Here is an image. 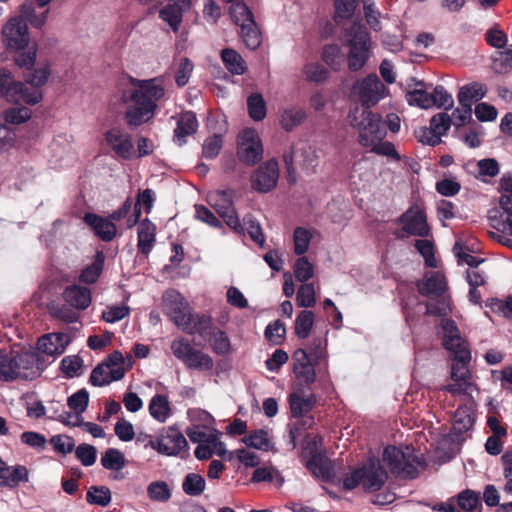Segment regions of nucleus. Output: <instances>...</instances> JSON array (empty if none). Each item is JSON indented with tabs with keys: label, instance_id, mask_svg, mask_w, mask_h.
<instances>
[{
	"label": "nucleus",
	"instance_id": "4be33fe9",
	"mask_svg": "<svg viewBox=\"0 0 512 512\" xmlns=\"http://www.w3.org/2000/svg\"><path fill=\"white\" fill-rule=\"evenodd\" d=\"M453 359L451 364V379L453 381H461L466 386L473 387L471 381L472 374L469 370V363L471 361L470 349L456 350L453 352Z\"/></svg>",
	"mask_w": 512,
	"mask_h": 512
},
{
	"label": "nucleus",
	"instance_id": "37998d69",
	"mask_svg": "<svg viewBox=\"0 0 512 512\" xmlns=\"http://www.w3.org/2000/svg\"><path fill=\"white\" fill-rule=\"evenodd\" d=\"M314 325V313L310 310H302L295 319L294 330L295 335L299 339L309 337Z\"/></svg>",
	"mask_w": 512,
	"mask_h": 512
},
{
	"label": "nucleus",
	"instance_id": "72a5a7b5",
	"mask_svg": "<svg viewBox=\"0 0 512 512\" xmlns=\"http://www.w3.org/2000/svg\"><path fill=\"white\" fill-rule=\"evenodd\" d=\"M455 501L460 512H481L482 502L480 493L471 489H465L457 494Z\"/></svg>",
	"mask_w": 512,
	"mask_h": 512
},
{
	"label": "nucleus",
	"instance_id": "e2e57ef3",
	"mask_svg": "<svg viewBox=\"0 0 512 512\" xmlns=\"http://www.w3.org/2000/svg\"><path fill=\"white\" fill-rule=\"evenodd\" d=\"M12 107L5 111L4 120L10 124H21L30 119L32 113L28 107L22 106Z\"/></svg>",
	"mask_w": 512,
	"mask_h": 512
},
{
	"label": "nucleus",
	"instance_id": "f03ea898",
	"mask_svg": "<svg viewBox=\"0 0 512 512\" xmlns=\"http://www.w3.org/2000/svg\"><path fill=\"white\" fill-rule=\"evenodd\" d=\"M162 311L177 328L188 335L203 334L211 324V315L194 313L188 301L174 289L164 292Z\"/></svg>",
	"mask_w": 512,
	"mask_h": 512
},
{
	"label": "nucleus",
	"instance_id": "5fc2aeb1",
	"mask_svg": "<svg viewBox=\"0 0 512 512\" xmlns=\"http://www.w3.org/2000/svg\"><path fill=\"white\" fill-rule=\"evenodd\" d=\"M306 79L317 84L325 82L329 77V71L319 63H308L303 68Z\"/></svg>",
	"mask_w": 512,
	"mask_h": 512
},
{
	"label": "nucleus",
	"instance_id": "9d476101",
	"mask_svg": "<svg viewBox=\"0 0 512 512\" xmlns=\"http://www.w3.org/2000/svg\"><path fill=\"white\" fill-rule=\"evenodd\" d=\"M264 148L254 128L243 129L237 137V157L247 166L258 164L263 158Z\"/></svg>",
	"mask_w": 512,
	"mask_h": 512
},
{
	"label": "nucleus",
	"instance_id": "b1692460",
	"mask_svg": "<svg viewBox=\"0 0 512 512\" xmlns=\"http://www.w3.org/2000/svg\"><path fill=\"white\" fill-rule=\"evenodd\" d=\"M94 234L105 242H110L116 235L117 228L110 218H104L95 213L88 212L83 218Z\"/></svg>",
	"mask_w": 512,
	"mask_h": 512
},
{
	"label": "nucleus",
	"instance_id": "412c9836",
	"mask_svg": "<svg viewBox=\"0 0 512 512\" xmlns=\"http://www.w3.org/2000/svg\"><path fill=\"white\" fill-rule=\"evenodd\" d=\"M210 327L203 334L197 333L201 338L209 342L211 350L216 355L226 356L232 352V345L227 333L214 325L211 317Z\"/></svg>",
	"mask_w": 512,
	"mask_h": 512
},
{
	"label": "nucleus",
	"instance_id": "1a4fd4ad",
	"mask_svg": "<svg viewBox=\"0 0 512 512\" xmlns=\"http://www.w3.org/2000/svg\"><path fill=\"white\" fill-rule=\"evenodd\" d=\"M32 375V354L0 353V379L10 381L28 379Z\"/></svg>",
	"mask_w": 512,
	"mask_h": 512
},
{
	"label": "nucleus",
	"instance_id": "c9c22d12",
	"mask_svg": "<svg viewBox=\"0 0 512 512\" xmlns=\"http://www.w3.org/2000/svg\"><path fill=\"white\" fill-rule=\"evenodd\" d=\"M346 45L348 47H370L371 38L365 25L353 22L346 31Z\"/></svg>",
	"mask_w": 512,
	"mask_h": 512
},
{
	"label": "nucleus",
	"instance_id": "39448f33",
	"mask_svg": "<svg viewBox=\"0 0 512 512\" xmlns=\"http://www.w3.org/2000/svg\"><path fill=\"white\" fill-rule=\"evenodd\" d=\"M348 117L351 126L359 130L358 141L361 146L369 147L375 141H381L386 136L382 118L379 114L363 109L360 114L355 111L350 113Z\"/></svg>",
	"mask_w": 512,
	"mask_h": 512
},
{
	"label": "nucleus",
	"instance_id": "774afa93",
	"mask_svg": "<svg viewBox=\"0 0 512 512\" xmlns=\"http://www.w3.org/2000/svg\"><path fill=\"white\" fill-rule=\"evenodd\" d=\"M497 73H507L512 70V45L505 51H500L493 60Z\"/></svg>",
	"mask_w": 512,
	"mask_h": 512
},
{
	"label": "nucleus",
	"instance_id": "2eb2a0df",
	"mask_svg": "<svg viewBox=\"0 0 512 512\" xmlns=\"http://www.w3.org/2000/svg\"><path fill=\"white\" fill-rule=\"evenodd\" d=\"M292 371L296 379L307 386H310L316 381V366L320 362L314 361L311 356L308 355V351L304 348H297L292 353Z\"/></svg>",
	"mask_w": 512,
	"mask_h": 512
},
{
	"label": "nucleus",
	"instance_id": "a19ab883",
	"mask_svg": "<svg viewBox=\"0 0 512 512\" xmlns=\"http://www.w3.org/2000/svg\"><path fill=\"white\" fill-rule=\"evenodd\" d=\"M474 424V417L467 407H459L454 413L452 433L455 436H461L467 432Z\"/></svg>",
	"mask_w": 512,
	"mask_h": 512
},
{
	"label": "nucleus",
	"instance_id": "aec40b11",
	"mask_svg": "<svg viewBox=\"0 0 512 512\" xmlns=\"http://www.w3.org/2000/svg\"><path fill=\"white\" fill-rule=\"evenodd\" d=\"M499 206L502 212L498 209L489 212V219L493 222L492 227L499 231H508L512 236V194H502L499 198Z\"/></svg>",
	"mask_w": 512,
	"mask_h": 512
},
{
	"label": "nucleus",
	"instance_id": "cd10ccee",
	"mask_svg": "<svg viewBox=\"0 0 512 512\" xmlns=\"http://www.w3.org/2000/svg\"><path fill=\"white\" fill-rule=\"evenodd\" d=\"M288 403L291 417L300 418L309 413L315 407L317 398L313 393L304 396L303 390L299 389L298 391H294L289 394Z\"/></svg>",
	"mask_w": 512,
	"mask_h": 512
},
{
	"label": "nucleus",
	"instance_id": "a878e982",
	"mask_svg": "<svg viewBox=\"0 0 512 512\" xmlns=\"http://www.w3.org/2000/svg\"><path fill=\"white\" fill-rule=\"evenodd\" d=\"M62 297L66 304L76 310L87 309L92 301L91 290L77 284L67 286Z\"/></svg>",
	"mask_w": 512,
	"mask_h": 512
},
{
	"label": "nucleus",
	"instance_id": "8fccbe9b",
	"mask_svg": "<svg viewBox=\"0 0 512 512\" xmlns=\"http://www.w3.org/2000/svg\"><path fill=\"white\" fill-rule=\"evenodd\" d=\"M321 59L332 70L338 71L342 63L340 47L337 44L324 45L321 52Z\"/></svg>",
	"mask_w": 512,
	"mask_h": 512
},
{
	"label": "nucleus",
	"instance_id": "864d4df0",
	"mask_svg": "<svg viewBox=\"0 0 512 512\" xmlns=\"http://www.w3.org/2000/svg\"><path fill=\"white\" fill-rule=\"evenodd\" d=\"M67 404L71 410L76 414V418L87 409L89 404V393L86 389H80L76 393L68 397Z\"/></svg>",
	"mask_w": 512,
	"mask_h": 512
},
{
	"label": "nucleus",
	"instance_id": "4c0bfd02",
	"mask_svg": "<svg viewBox=\"0 0 512 512\" xmlns=\"http://www.w3.org/2000/svg\"><path fill=\"white\" fill-rule=\"evenodd\" d=\"M150 415L160 423H164L171 415L169 399L164 394H155L148 407Z\"/></svg>",
	"mask_w": 512,
	"mask_h": 512
},
{
	"label": "nucleus",
	"instance_id": "dca6fc26",
	"mask_svg": "<svg viewBox=\"0 0 512 512\" xmlns=\"http://www.w3.org/2000/svg\"><path fill=\"white\" fill-rule=\"evenodd\" d=\"M397 222L403 224L401 231L408 235L425 238L431 233L426 213L422 209L407 210L397 219Z\"/></svg>",
	"mask_w": 512,
	"mask_h": 512
},
{
	"label": "nucleus",
	"instance_id": "c756f323",
	"mask_svg": "<svg viewBox=\"0 0 512 512\" xmlns=\"http://www.w3.org/2000/svg\"><path fill=\"white\" fill-rule=\"evenodd\" d=\"M306 467L318 478L330 481L333 477V466L331 461L321 452L311 451V456Z\"/></svg>",
	"mask_w": 512,
	"mask_h": 512
},
{
	"label": "nucleus",
	"instance_id": "0eeeda50",
	"mask_svg": "<svg viewBox=\"0 0 512 512\" xmlns=\"http://www.w3.org/2000/svg\"><path fill=\"white\" fill-rule=\"evenodd\" d=\"M383 461L390 472L399 478L415 479L419 472V458L410 452H404L396 446H387L383 452Z\"/></svg>",
	"mask_w": 512,
	"mask_h": 512
},
{
	"label": "nucleus",
	"instance_id": "f8f14e48",
	"mask_svg": "<svg viewBox=\"0 0 512 512\" xmlns=\"http://www.w3.org/2000/svg\"><path fill=\"white\" fill-rule=\"evenodd\" d=\"M26 83L16 81L11 71L7 68H0V97H4L12 103L32 104V92Z\"/></svg>",
	"mask_w": 512,
	"mask_h": 512
},
{
	"label": "nucleus",
	"instance_id": "6e6d98bb",
	"mask_svg": "<svg viewBox=\"0 0 512 512\" xmlns=\"http://www.w3.org/2000/svg\"><path fill=\"white\" fill-rule=\"evenodd\" d=\"M229 13L234 23L239 26L248 22V19H254L253 13L242 1L232 3L229 7Z\"/></svg>",
	"mask_w": 512,
	"mask_h": 512
},
{
	"label": "nucleus",
	"instance_id": "ddd939ff",
	"mask_svg": "<svg viewBox=\"0 0 512 512\" xmlns=\"http://www.w3.org/2000/svg\"><path fill=\"white\" fill-rule=\"evenodd\" d=\"M279 165L275 158L261 164L251 175V187L259 193L272 191L278 183Z\"/></svg>",
	"mask_w": 512,
	"mask_h": 512
},
{
	"label": "nucleus",
	"instance_id": "20e7f679",
	"mask_svg": "<svg viewBox=\"0 0 512 512\" xmlns=\"http://www.w3.org/2000/svg\"><path fill=\"white\" fill-rule=\"evenodd\" d=\"M32 24V12L27 5L18 16L11 18L2 28L1 34L5 46L10 50H23L30 43L29 26Z\"/></svg>",
	"mask_w": 512,
	"mask_h": 512
},
{
	"label": "nucleus",
	"instance_id": "338daca9",
	"mask_svg": "<svg viewBox=\"0 0 512 512\" xmlns=\"http://www.w3.org/2000/svg\"><path fill=\"white\" fill-rule=\"evenodd\" d=\"M53 449L63 455L71 453L75 449V441L71 436L55 435L49 440Z\"/></svg>",
	"mask_w": 512,
	"mask_h": 512
},
{
	"label": "nucleus",
	"instance_id": "c85d7f7f",
	"mask_svg": "<svg viewBox=\"0 0 512 512\" xmlns=\"http://www.w3.org/2000/svg\"><path fill=\"white\" fill-rule=\"evenodd\" d=\"M125 376L124 367L107 369L103 363L98 364L91 372L89 383L95 387L109 385L113 381H119Z\"/></svg>",
	"mask_w": 512,
	"mask_h": 512
},
{
	"label": "nucleus",
	"instance_id": "052dcab7",
	"mask_svg": "<svg viewBox=\"0 0 512 512\" xmlns=\"http://www.w3.org/2000/svg\"><path fill=\"white\" fill-rule=\"evenodd\" d=\"M435 302L426 303V315L431 316H446L451 312L450 299L442 295L441 297H434Z\"/></svg>",
	"mask_w": 512,
	"mask_h": 512
},
{
	"label": "nucleus",
	"instance_id": "79ce46f5",
	"mask_svg": "<svg viewBox=\"0 0 512 512\" xmlns=\"http://www.w3.org/2000/svg\"><path fill=\"white\" fill-rule=\"evenodd\" d=\"M247 110L249 117L258 122L262 121L267 114V106L260 93H252L247 98Z\"/></svg>",
	"mask_w": 512,
	"mask_h": 512
},
{
	"label": "nucleus",
	"instance_id": "58836bf2",
	"mask_svg": "<svg viewBox=\"0 0 512 512\" xmlns=\"http://www.w3.org/2000/svg\"><path fill=\"white\" fill-rule=\"evenodd\" d=\"M405 98L409 105L422 109H428L435 105V98L432 97V93L426 91L424 83H418L415 89L406 93Z\"/></svg>",
	"mask_w": 512,
	"mask_h": 512
},
{
	"label": "nucleus",
	"instance_id": "de8ad7c7",
	"mask_svg": "<svg viewBox=\"0 0 512 512\" xmlns=\"http://www.w3.org/2000/svg\"><path fill=\"white\" fill-rule=\"evenodd\" d=\"M205 479L197 473H188L183 482L182 489L189 496H199L205 489Z\"/></svg>",
	"mask_w": 512,
	"mask_h": 512
},
{
	"label": "nucleus",
	"instance_id": "680f3d73",
	"mask_svg": "<svg viewBox=\"0 0 512 512\" xmlns=\"http://www.w3.org/2000/svg\"><path fill=\"white\" fill-rule=\"evenodd\" d=\"M294 253L296 255H303L309 247L312 235L309 230L297 227L294 230Z\"/></svg>",
	"mask_w": 512,
	"mask_h": 512
},
{
	"label": "nucleus",
	"instance_id": "3c124183",
	"mask_svg": "<svg viewBox=\"0 0 512 512\" xmlns=\"http://www.w3.org/2000/svg\"><path fill=\"white\" fill-rule=\"evenodd\" d=\"M37 58V44L34 41V87H40L47 83L51 75V64L50 62H39L36 63Z\"/></svg>",
	"mask_w": 512,
	"mask_h": 512
},
{
	"label": "nucleus",
	"instance_id": "5701e85b",
	"mask_svg": "<svg viewBox=\"0 0 512 512\" xmlns=\"http://www.w3.org/2000/svg\"><path fill=\"white\" fill-rule=\"evenodd\" d=\"M69 338L64 333H51L40 337L36 344V350L48 357H55L64 353Z\"/></svg>",
	"mask_w": 512,
	"mask_h": 512
},
{
	"label": "nucleus",
	"instance_id": "a18cd8bd",
	"mask_svg": "<svg viewBox=\"0 0 512 512\" xmlns=\"http://www.w3.org/2000/svg\"><path fill=\"white\" fill-rule=\"evenodd\" d=\"M111 499V491L106 486H91L86 494V501L91 505L106 507Z\"/></svg>",
	"mask_w": 512,
	"mask_h": 512
},
{
	"label": "nucleus",
	"instance_id": "6ab92c4d",
	"mask_svg": "<svg viewBox=\"0 0 512 512\" xmlns=\"http://www.w3.org/2000/svg\"><path fill=\"white\" fill-rule=\"evenodd\" d=\"M191 7V0H168L160 9L159 18L168 23L173 32H178L183 19V13Z\"/></svg>",
	"mask_w": 512,
	"mask_h": 512
},
{
	"label": "nucleus",
	"instance_id": "4d7b16f0",
	"mask_svg": "<svg viewBox=\"0 0 512 512\" xmlns=\"http://www.w3.org/2000/svg\"><path fill=\"white\" fill-rule=\"evenodd\" d=\"M148 496L153 501L167 502L171 498L169 486L164 481H155L148 485Z\"/></svg>",
	"mask_w": 512,
	"mask_h": 512
},
{
	"label": "nucleus",
	"instance_id": "f704fd0d",
	"mask_svg": "<svg viewBox=\"0 0 512 512\" xmlns=\"http://www.w3.org/2000/svg\"><path fill=\"white\" fill-rule=\"evenodd\" d=\"M105 264V255L102 251H97L93 261L82 269L79 275V281L85 284H94L103 272Z\"/></svg>",
	"mask_w": 512,
	"mask_h": 512
},
{
	"label": "nucleus",
	"instance_id": "9b49d317",
	"mask_svg": "<svg viewBox=\"0 0 512 512\" xmlns=\"http://www.w3.org/2000/svg\"><path fill=\"white\" fill-rule=\"evenodd\" d=\"M234 197L233 189L218 190L212 196L213 207L231 230L237 234H243L244 228L234 207Z\"/></svg>",
	"mask_w": 512,
	"mask_h": 512
},
{
	"label": "nucleus",
	"instance_id": "423d86ee",
	"mask_svg": "<svg viewBox=\"0 0 512 512\" xmlns=\"http://www.w3.org/2000/svg\"><path fill=\"white\" fill-rule=\"evenodd\" d=\"M170 348L175 358L189 370L210 372L214 367L213 358L202 350L194 348L185 337L174 339Z\"/></svg>",
	"mask_w": 512,
	"mask_h": 512
},
{
	"label": "nucleus",
	"instance_id": "2f4dec72",
	"mask_svg": "<svg viewBox=\"0 0 512 512\" xmlns=\"http://www.w3.org/2000/svg\"><path fill=\"white\" fill-rule=\"evenodd\" d=\"M486 93L487 87L485 84L472 82L460 88L457 98L460 105H468L472 108V105L484 98Z\"/></svg>",
	"mask_w": 512,
	"mask_h": 512
},
{
	"label": "nucleus",
	"instance_id": "e433bc0d",
	"mask_svg": "<svg viewBox=\"0 0 512 512\" xmlns=\"http://www.w3.org/2000/svg\"><path fill=\"white\" fill-rule=\"evenodd\" d=\"M221 60L232 75H243L247 71L245 60L232 48H225L221 51Z\"/></svg>",
	"mask_w": 512,
	"mask_h": 512
},
{
	"label": "nucleus",
	"instance_id": "f3484780",
	"mask_svg": "<svg viewBox=\"0 0 512 512\" xmlns=\"http://www.w3.org/2000/svg\"><path fill=\"white\" fill-rule=\"evenodd\" d=\"M358 96L362 106L369 110L376 105L382 98L385 91L384 84L376 74H369L357 85Z\"/></svg>",
	"mask_w": 512,
	"mask_h": 512
},
{
	"label": "nucleus",
	"instance_id": "ea45409f",
	"mask_svg": "<svg viewBox=\"0 0 512 512\" xmlns=\"http://www.w3.org/2000/svg\"><path fill=\"white\" fill-rule=\"evenodd\" d=\"M240 36L245 46L251 50H255L261 44V33L254 19H248V22L241 24Z\"/></svg>",
	"mask_w": 512,
	"mask_h": 512
},
{
	"label": "nucleus",
	"instance_id": "0e129e2a",
	"mask_svg": "<svg viewBox=\"0 0 512 512\" xmlns=\"http://www.w3.org/2000/svg\"><path fill=\"white\" fill-rule=\"evenodd\" d=\"M195 218L203 223H206L212 228H222V222L219 218L206 206L202 204L195 205Z\"/></svg>",
	"mask_w": 512,
	"mask_h": 512
},
{
	"label": "nucleus",
	"instance_id": "bb28decb",
	"mask_svg": "<svg viewBox=\"0 0 512 512\" xmlns=\"http://www.w3.org/2000/svg\"><path fill=\"white\" fill-rule=\"evenodd\" d=\"M156 231V225L148 218L140 221L137 228V248L139 254L145 257L150 254L156 242Z\"/></svg>",
	"mask_w": 512,
	"mask_h": 512
},
{
	"label": "nucleus",
	"instance_id": "13d9d810",
	"mask_svg": "<svg viewBox=\"0 0 512 512\" xmlns=\"http://www.w3.org/2000/svg\"><path fill=\"white\" fill-rule=\"evenodd\" d=\"M357 7V0H335L334 20L339 23L340 20L350 19Z\"/></svg>",
	"mask_w": 512,
	"mask_h": 512
},
{
	"label": "nucleus",
	"instance_id": "bf43d9fd",
	"mask_svg": "<svg viewBox=\"0 0 512 512\" xmlns=\"http://www.w3.org/2000/svg\"><path fill=\"white\" fill-rule=\"evenodd\" d=\"M419 254L424 258L425 264L428 267H436L434 244L428 239H418L414 244Z\"/></svg>",
	"mask_w": 512,
	"mask_h": 512
},
{
	"label": "nucleus",
	"instance_id": "7c9ffc66",
	"mask_svg": "<svg viewBox=\"0 0 512 512\" xmlns=\"http://www.w3.org/2000/svg\"><path fill=\"white\" fill-rule=\"evenodd\" d=\"M29 470L22 465L5 466L0 469V487L13 488L18 486L21 482L28 481Z\"/></svg>",
	"mask_w": 512,
	"mask_h": 512
},
{
	"label": "nucleus",
	"instance_id": "4468645a",
	"mask_svg": "<svg viewBox=\"0 0 512 512\" xmlns=\"http://www.w3.org/2000/svg\"><path fill=\"white\" fill-rule=\"evenodd\" d=\"M105 141L118 158L131 160L135 156L132 136L123 128L115 126L104 134Z\"/></svg>",
	"mask_w": 512,
	"mask_h": 512
},
{
	"label": "nucleus",
	"instance_id": "09e8293b",
	"mask_svg": "<svg viewBox=\"0 0 512 512\" xmlns=\"http://www.w3.org/2000/svg\"><path fill=\"white\" fill-rule=\"evenodd\" d=\"M101 465L108 470L119 471L125 466L122 452L115 448H108L101 457Z\"/></svg>",
	"mask_w": 512,
	"mask_h": 512
},
{
	"label": "nucleus",
	"instance_id": "393cba45",
	"mask_svg": "<svg viewBox=\"0 0 512 512\" xmlns=\"http://www.w3.org/2000/svg\"><path fill=\"white\" fill-rule=\"evenodd\" d=\"M441 328L444 332L442 345L446 350L453 353L456 352V350L469 348L467 341L462 338L459 328L454 320L443 318L441 320Z\"/></svg>",
	"mask_w": 512,
	"mask_h": 512
},
{
	"label": "nucleus",
	"instance_id": "a211bd4d",
	"mask_svg": "<svg viewBox=\"0 0 512 512\" xmlns=\"http://www.w3.org/2000/svg\"><path fill=\"white\" fill-rule=\"evenodd\" d=\"M416 286L420 295L430 299L441 297L448 289L445 276L438 271L426 273L423 279L417 282Z\"/></svg>",
	"mask_w": 512,
	"mask_h": 512
},
{
	"label": "nucleus",
	"instance_id": "69168bd1",
	"mask_svg": "<svg viewBox=\"0 0 512 512\" xmlns=\"http://www.w3.org/2000/svg\"><path fill=\"white\" fill-rule=\"evenodd\" d=\"M286 327L280 320L270 323L265 329L266 339L274 345L281 344L285 338Z\"/></svg>",
	"mask_w": 512,
	"mask_h": 512
},
{
	"label": "nucleus",
	"instance_id": "6e6552de",
	"mask_svg": "<svg viewBox=\"0 0 512 512\" xmlns=\"http://www.w3.org/2000/svg\"><path fill=\"white\" fill-rule=\"evenodd\" d=\"M149 442L145 447H151L159 454L166 456H181L188 453L189 446L182 432L175 426L165 427L156 438L147 435Z\"/></svg>",
	"mask_w": 512,
	"mask_h": 512
},
{
	"label": "nucleus",
	"instance_id": "c03bdc74",
	"mask_svg": "<svg viewBox=\"0 0 512 512\" xmlns=\"http://www.w3.org/2000/svg\"><path fill=\"white\" fill-rule=\"evenodd\" d=\"M370 47H349L348 68L352 72L361 70L369 59Z\"/></svg>",
	"mask_w": 512,
	"mask_h": 512
},
{
	"label": "nucleus",
	"instance_id": "473e14b6",
	"mask_svg": "<svg viewBox=\"0 0 512 512\" xmlns=\"http://www.w3.org/2000/svg\"><path fill=\"white\" fill-rule=\"evenodd\" d=\"M198 121L196 115L192 111H187L181 114L177 121V126L174 130L175 138L179 145L186 142V137L196 132Z\"/></svg>",
	"mask_w": 512,
	"mask_h": 512
},
{
	"label": "nucleus",
	"instance_id": "7ed1b4c3",
	"mask_svg": "<svg viewBox=\"0 0 512 512\" xmlns=\"http://www.w3.org/2000/svg\"><path fill=\"white\" fill-rule=\"evenodd\" d=\"M388 479L384 466L376 459H369L363 466L347 473L343 478V488L353 490L359 485L366 492L379 491Z\"/></svg>",
	"mask_w": 512,
	"mask_h": 512
},
{
	"label": "nucleus",
	"instance_id": "f257e3e1",
	"mask_svg": "<svg viewBox=\"0 0 512 512\" xmlns=\"http://www.w3.org/2000/svg\"><path fill=\"white\" fill-rule=\"evenodd\" d=\"M132 84L135 87L129 96L132 104L124 112V120L128 127L137 128L154 118L157 102L165 96V87L163 77L132 79Z\"/></svg>",
	"mask_w": 512,
	"mask_h": 512
},
{
	"label": "nucleus",
	"instance_id": "49530a36",
	"mask_svg": "<svg viewBox=\"0 0 512 512\" xmlns=\"http://www.w3.org/2000/svg\"><path fill=\"white\" fill-rule=\"evenodd\" d=\"M306 117V113L302 108H289L285 109L281 115V126L289 132L292 131L296 126L301 124Z\"/></svg>",
	"mask_w": 512,
	"mask_h": 512
},
{
	"label": "nucleus",
	"instance_id": "603ef678",
	"mask_svg": "<svg viewBox=\"0 0 512 512\" xmlns=\"http://www.w3.org/2000/svg\"><path fill=\"white\" fill-rule=\"evenodd\" d=\"M243 442L251 448L268 451L270 448V440L265 430H255L243 438Z\"/></svg>",
	"mask_w": 512,
	"mask_h": 512
}]
</instances>
